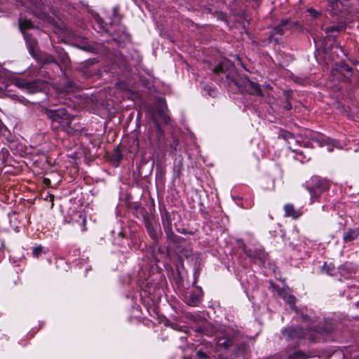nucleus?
<instances>
[{"mask_svg":"<svg viewBox=\"0 0 359 359\" xmlns=\"http://www.w3.org/2000/svg\"><path fill=\"white\" fill-rule=\"evenodd\" d=\"M328 3L333 10L337 9L339 7V0H328Z\"/></svg>","mask_w":359,"mask_h":359,"instance_id":"bb28decb","label":"nucleus"},{"mask_svg":"<svg viewBox=\"0 0 359 359\" xmlns=\"http://www.w3.org/2000/svg\"><path fill=\"white\" fill-rule=\"evenodd\" d=\"M164 229L167 238L169 241L173 243H177L178 241L179 237L173 233L170 224H168L166 226H165Z\"/></svg>","mask_w":359,"mask_h":359,"instance_id":"dca6fc26","label":"nucleus"},{"mask_svg":"<svg viewBox=\"0 0 359 359\" xmlns=\"http://www.w3.org/2000/svg\"><path fill=\"white\" fill-rule=\"evenodd\" d=\"M313 140L316 141L319 146L323 147L325 145H330L332 143V141L330 139L325 138L322 136H318L316 138H313Z\"/></svg>","mask_w":359,"mask_h":359,"instance_id":"6ab92c4d","label":"nucleus"},{"mask_svg":"<svg viewBox=\"0 0 359 359\" xmlns=\"http://www.w3.org/2000/svg\"><path fill=\"white\" fill-rule=\"evenodd\" d=\"M338 70L346 79H348L351 75L352 68L346 65H341Z\"/></svg>","mask_w":359,"mask_h":359,"instance_id":"f3484780","label":"nucleus"},{"mask_svg":"<svg viewBox=\"0 0 359 359\" xmlns=\"http://www.w3.org/2000/svg\"><path fill=\"white\" fill-rule=\"evenodd\" d=\"M245 86L249 88L250 94L260 97L264 96L261 88L257 83L253 82L247 79L245 80Z\"/></svg>","mask_w":359,"mask_h":359,"instance_id":"1a4fd4ad","label":"nucleus"},{"mask_svg":"<svg viewBox=\"0 0 359 359\" xmlns=\"http://www.w3.org/2000/svg\"><path fill=\"white\" fill-rule=\"evenodd\" d=\"M219 18L221 19L222 20H224L226 18V16L224 14L220 13H219Z\"/></svg>","mask_w":359,"mask_h":359,"instance_id":"c9c22d12","label":"nucleus"},{"mask_svg":"<svg viewBox=\"0 0 359 359\" xmlns=\"http://www.w3.org/2000/svg\"><path fill=\"white\" fill-rule=\"evenodd\" d=\"M156 140H160L163 136V130L160 127V125L158 122L156 123ZM151 141H156V140L153 139L151 136L149 137Z\"/></svg>","mask_w":359,"mask_h":359,"instance_id":"aec40b11","label":"nucleus"},{"mask_svg":"<svg viewBox=\"0 0 359 359\" xmlns=\"http://www.w3.org/2000/svg\"><path fill=\"white\" fill-rule=\"evenodd\" d=\"M281 297L285 302L290 305L292 309L297 311V307L295 306L297 299L294 295L285 292L281 294Z\"/></svg>","mask_w":359,"mask_h":359,"instance_id":"2eb2a0df","label":"nucleus"},{"mask_svg":"<svg viewBox=\"0 0 359 359\" xmlns=\"http://www.w3.org/2000/svg\"><path fill=\"white\" fill-rule=\"evenodd\" d=\"M197 356L200 359H208V355L205 352L201 351V350H199V351H197Z\"/></svg>","mask_w":359,"mask_h":359,"instance_id":"c756f323","label":"nucleus"},{"mask_svg":"<svg viewBox=\"0 0 359 359\" xmlns=\"http://www.w3.org/2000/svg\"><path fill=\"white\" fill-rule=\"evenodd\" d=\"M27 43L31 49L35 48L37 43L35 39H27Z\"/></svg>","mask_w":359,"mask_h":359,"instance_id":"2f4dec72","label":"nucleus"},{"mask_svg":"<svg viewBox=\"0 0 359 359\" xmlns=\"http://www.w3.org/2000/svg\"><path fill=\"white\" fill-rule=\"evenodd\" d=\"M359 236V226L354 229H348L343 236V241L344 243H349L355 240Z\"/></svg>","mask_w":359,"mask_h":359,"instance_id":"9d476101","label":"nucleus"},{"mask_svg":"<svg viewBox=\"0 0 359 359\" xmlns=\"http://www.w3.org/2000/svg\"><path fill=\"white\" fill-rule=\"evenodd\" d=\"M42 252V247L37 246L33 249L32 254L34 257H39Z\"/></svg>","mask_w":359,"mask_h":359,"instance_id":"c85d7f7f","label":"nucleus"},{"mask_svg":"<svg viewBox=\"0 0 359 359\" xmlns=\"http://www.w3.org/2000/svg\"><path fill=\"white\" fill-rule=\"evenodd\" d=\"M166 108H167V105H166L165 100H160L156 107V110H157L158 115L161 118L162 121L165 124H168L170 121V118L165 113Z\"/></svg>","mask_w":359,"mask_h":359,"instance_id":"6e6552de","label":"nucleus"},{"mask_svg":"<svg viewBox=\"0 0 359 359\" xmlns=\"http://www.w3.org/2000/svg\"><path fill=\"white\" fill-rule=\"evenodd\" d=\"M284 210L286 217H291L293 219H297L302 215V211L295 209L292 204H286L284 206Z\"/></svg>","mask_w":359,"mask_h":359,"instance_id":"9b49d317","label":"nucleus"},{"mask_svg":"<svg viewBox=\"0 0 359 359\" xmlns=\"http://www.w3.org/2000/svg\"><path fill=\"white\" fill-rule=\"evenodd\" d=\"M285 108L287 110H290L292 108V105L287 100V104L285 106Z\"/></svg>","mask_w":359,"mask_h":359,"instance_id":"72a5a7b5","label":"nucleus"},{"mask_svg":"<svg viewBox=\"0 0 359 359\" xmlns=\"http://www.w3.org/2000/svg\"><path fill=\"white\" fill-rule=\"evenodd\" d=\"M82 223H83V231H86V217L83 218Z\"/></svg>","mask_w":359,"mask_h":359,"instance_id":"473e14b6","label":"nucleus"},{"mask_svg":"<svg viewBox=\"0 0 359 359\" xmlns=\"http://www.w3.org/2000/svg\"><path fill=\"white\" fill-rule=\"evenodd\" d=\"M43 183L46 184V185H49L50 184V180L48 178H44L43 179Z\"/></svg>","mask_w":359,"mask_h":359,"instance_id":"f704fd0d","label":"nucleus"},{"mask_svg":"<svg viewBox=\"0 0 359 359\" xmlns=\"http://www.w3.org/2000/svg\"><path fill=\"white\" fill-rule=\"evenodd\" d=\"M212 71L217 74L220 73L226 74V77L229 85L232 83L237 87H240L238 81L234 78L235 68L231 61L228 60H222L218 65L212 69Z\"/></svg>","mask_w":359,"mask_h":359,"instance_id":"f03ea898","label":"nucleus"},{"mask_svg":"<svg viewBox=\"0 0 359 359\" xmlns=\"http://www.w3.org/2000/svg\"><path fill=\"white\" fill-rule=\"evenodd\" d=\"M32 27V23L28 20H20V28L22 32Z\"/></svg>","mask_w":359,"mask_h":359,"instance_id":"4be33fe9","label":"nucleus"},{"mask_svg":"<svg viewBox=\"0 0 359 359\" xmlns=\"http://www.w3.org/2000/svg\"><path fill=\"white\" fill-rule=\"evenodd\" d=\"M118 8H114V11H113L114 16H113V19H112L111 23H113L114 25H118L120 23V22H121V18L118 15Z\"/></svg>","mask_w":359,"mask_h":359,"instance_id":"b1692460","label":"nucleus"},{"mask_svg":"<svg viewBox=\"0 0 359 359\" xmlns=\"http://www.w3.org/2000/svg\"><path fill=\"white\" fill-rule=\"evenodd\" d=\"M307 11L313 18H318L320 15V12L315 10L313 8H310Z\"/></svg>","mask_w":359,"mask_h":359,"instance_id":"cd10ccee","label":"nucleus"},{"mask_svg":"<svg viewBox=\"0 0 359 359\" xmlns=\"http://www.w3.org/2000/svg\"><path fill=\"white\" fill-rule=\"evenodd\" d=\"M201 291L191 292L189 297V304L191 306L197 305L201 299Z\"/></svg>","mask_w":359,"mask_h":359,"instance_id":"ddd939ff","label":"nucleus"},{"mask_svg":"<svg viewBox=\"0 0 359 359\" xmlns=\"http://www.w3.org/2000/svg\"><path fill=\"white\" fill-rule=\"evenodd\" d=\"M309 355L302 351H296L288 355V359H306Z\"/></svg>","mask_w":359,"mask_h":359,"instance_id":"a211bd4d","label":"nucleus"},{"mask_svg":"<svg viewBox=\"0 0 359 359\" xmlns=\"http://www.w3.org/2000/svg\"><path fill=\"white\" fill-rule=\"evenodd\" d=\"M290 25V21L289 20H282L280 23L273 29L269 36V40L271 41H274L276 43H278L280 38L276 37V36H283L285 34V31L289 29Z\"/></svg>","mask_w":359,"mask_h":359,"instance_id":"7ed1b4c3","label":"nucleus"},{"mask_svg":"<svg viewBox=\"0 0 359 359\" xmlns=\"http://www.w3.org/2000/svg\"><path fill=\"white\" fill-rule=\"evenodd\" d=\"M233 335L229 332H225L222 336L217 338V346L219 348L227 349L233 344Z\"/></svg>","mask_w":359,"mask_h":359,"instance_id":"39448f33","label":"nucleus"},{"mask_svg":"<svg viewBox=\"0 0 359 359\" xmlns=\"http://www.w3.org/2000/svg\"><path fill=\"white\" fill-rule=\"evenodd\" d=\"M46 114L52 121L53 130H60L67 133H72L81 129L79 123L76 122L77 118L70 115L65 109H47Z\"/></svg>","mask_w":359,"mask_h":359,"instance_id":"f257e3e1","label":"nucleus"},{"mask_svg":"<svg viewBox=\"0 0 359 359\" xmlns=\"http://www.w3.org/2000/svg\"><path fill=\"white\" fill-rule=\"evenodd\" d=\"M283 137L287 141L289 144H291L292 142L294 140V136L290 133H284Z\"/></svg>","mask_w":359,"mask_h":359,"instance_id":"a878e982","label":"nucleus"},{"mask_svg":"<svg viewBox=\"0 0 359 359\" xmlns=\"http://www.w3.org/2000/svg\"><path fill=\"white\" fill-rule=\"evenodd\" d=\"M344 29L343 25H332L327 27L325 31L326 33H330L333 32H341Z\"/></svg>","mask_w":359,"mask_h":359,"instance_id":"5701e85b","label":"nucleus"},{"mask_svg":"<svg viewBox=\"0 0 359 359\" xmlns=\"http://www.w3.org/2000/svg\"><path fill=\"white\" fill-rule=\"evenodd\" d=\"M323 269L325 270L328 274H330L331 271L334 269V266L331 265H327L326 263H325Z\"/></svg>","mask_w":359,"mask_h":359,"instance_id":"7c9ffc66","label":"nucleus"},{"mask_svg":"<svg viewBox=\"0 0 359 359\" xmlns=\"http://www.w3.org/2000/svg\"><path fill=\"white\" fill-rule=\"evenodd\" d=\"M243 250L249 257L259 259L262 264L264 263L266 259V254L264 251L261 250H255L252 251L250 249H247L245 245L243 247Z\"/></svg>","mask_w":359,"mask_h":359,"instance_id":"423d86ee","label":"nucleus"},{"mask_svg":"<svg viewBox=\"0 0 359 359\" xmlns=\"http://www.w3.org/2000/svg\"><path fill=\"white\" fill-rule=\"evenodd\" d=\"M13 82L15 84V86H16L19 88H21L23 90L27 89L28 81H26L20 79H14Z\"/></svg>","mask_w":359,"mask_h":359,"instance_id":"412c9836","label":"nucleus"},{"mask_svg":"<svg viewBox=\"0 0 359 359\" xmlns=\"http://www.w3.org/2000/svg\"><path fill=\"white\" fill-rule=\"evenodd\" d=\"M327 189V185L323 181H319L314 187H308V190L311 194V198H318L321 192Z\"/></svg>","mask_w":359,"mask_h":359,"instance_id":"0eeeda50","label":"nucleus"},{"mask_svg":"<svg viewBox=\"0 0 359 359\" xmlns=\"http://www.w3.org/2000/svg\"><path fill=\"white\" fill-rule=\"evenodd\" d=\"M144 222H145V226H146L147 231L149 236L154 241H157L158 233H157L156 231L154 229L152 223L148 219H145Z\"/></svg>","mask_w":359,"mask_h":359,"instance_id":"4468645a","label":"nucleus"},{"mask_svg":"<svg viewBox=\"0 0 359 359\" xmlns=\"http://www.w3.org/2000/svg\"><path fill=\"white\" fill-rule=\"evenodd\" d=\"M42 83L39 81H33L27 83L26 90L29 93H34L41 90Z\"/></svg>","mask_w":359,"mask_h":359,"instance_id":"f8f14e48","label":"nucleus"},{"mask_svg":"<svg viewBox=\"0 0 359 359\" xmlns=\"http://www.w3.org/2000/svg\"><path fill=\"white\" fill-rule=\"evenodd\" d=\"M43 62L45 64L55 63L58 65V63L55 61L54 57L50 55H46L43 57Z\"/></svg>","mask_w":359,"mask_h":359,"instance_id":"393cba45","label":"nucleus"},{"mask_svg":"<svg viewBox=\"0 0 359 359\" xmlns=\"http://www.w3.org/2000/svg\"><path fill=\"white\" fill-rule=\"evenodd\" d=\"M283 335L287 339L305 338V332L300 327H289L283 332Z\"/></svg>","mask_w":359,"mask_h":359,"instance_id":"20e7f679","label":"nucleus"}]
</instances>
